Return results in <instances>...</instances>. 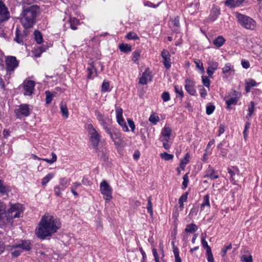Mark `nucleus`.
Returning a JSON list of instances; mask_svg holds the SVG:
<instances>
[{"instance_id": "obj_1", "label": "nucleus", "mask_w": 262, "mask_h": 262, "mask_svg": "<svg viewBox=\"0 0 262 262\" xmlns=\"http://www.w3.org/2000/svg\"><path fill=\"white\" fill-rule=\"evenodd\" d=\"M60 227L58 219L52 215L45 214L36 229L35 234L38 238L43 239L56 232Z\"/></svg>"}, {"instance_id": "obj_2", "label": "nucleus", "mask_w": 262, "mask_h": 262, "mask_svg": "<svg viewBox=\"0 0 262 262\" xmlns=\"http://www.w3.org/2000/svg\"><path fill=\"white\" fill-rule=\"evenodd\" d=\"M39 12V8L37 5H33L24 9L21 14L20 22L25 29L33 27Z\"/></svg>"}, {"instance_id": "obj_3", "label": "nucleus", "mask_w": 262, "mask_h": 262, "mask_svg": "<svg viewBox=\"0 0 262 262\" xmlns=\"http://www.w3.org/2000/svg\"><path fill=\"white\" fill-rule=\"evenodd\" d=\"M235 16L241 25L246 29L254 30L255 28L256 22L251 17L238 12L235 13Z\"/></svg>"}, {"instance_id": "obj_4", "label": "nucleus", "mask_w": 262, "mask_h": 262, "mask_svg": "<svg viewBox=\"0 0 262 262\" xmlns=\"http://www.w3.org/2000/svg\"><path fill=\"white\" fill-rule=\"evenodd\" d=\"M100 190L106 201H110L112 199V189L109 184L103 180L100 184Z\"/></svg>"}, {"instance_id": "obj_5", "label": "nucleus", "mask_w": 262, "mask_h": 262, "mask_svg": "<svg viewBox=\"0 0 262 262\" xmlns=\"http://www.w3.org/2000/svg\"><path fill=\"white\" fill-rule=\"evenodd\" d=\"M87 129L90 136V141L93 146L97 147L100 140V136L92 124L87 125Z\"/></svg>"}, {"instance_id": "obj_6", "label": "nucleus", "mask_w": 262, "mask_h": 262, "mask_svg": "<svg viewBox=\"0 0 262 262\" xmlns=\"http://www.w3.org/2000/svg\"><path fill=\"white\" fill-rule=\"evenodd\" d=\"M239 97L240 94L235 90H231L228 93V95L224 98V100L227 104V108L229 109L231 105L236 104Z\"/></svg>"}, {"instance_id": "obj_7", "label": "nucleus", "mask_w": 262, "mask_h": 262, "mask_svg": "<svg viewBox=\"0 0 262 262\" xmlns=\"http://www.w3.org/2000/svg\"><path fill=\"white\" fill-rule=\"evenodd\" d=\"M23 212V208L21 204L16 203L11 205L7 212L8 217L11 219L19 217Z\"/></svg>"}, {"instance_id": "obj_8", "label": "nucleus", "mask_w": 262, "mask_h": 262, "mask_svg": "<svg viewBox=\"0 0 262 262\" xmlns=\"http://www.w3.org/2000/svg\"><path fill=\"white\" fill-rule=\"evenodd\" d=\"M5 64L7 72L11 73L18 66L19 61L15 56H8L6 57Z\"/></svg>"}, {"instance_id": "obj_9", "label": "nucleus", "mask_w": 262, "mask_h": 262, "mask_svg": "<svg viewBox=\"0 0 262 262\" xmlns=\"http://www.w3.org/2000/svg\"><path fill=\"white\" fill-rule=\"evenodd\" d=\"M15 113L17 118L27 117L30 115V108L27 104H21L18 108L15 110Z\"/></svg>"}, {"instance_id": "obj_10", "label": "nucleus", "mask_w": 262, "mask_h": 262, "mask_svg": "<svg viewBox=\"0 0 262 262\" xmlns=\"http://www.w3.org/2000/svg\"><path fill=\"white\" fill-rule=\"evenodd\" d=\"M123 111L122 108L117 107L116 110V118L118 124L122 127V129L124 132H128V128L122 116Z\"/></svg>"}, {"instance_id": "obj_11", "label": "nucleus", "mask_w": 262, "mask_h": 262, "mask_svg": "<svg viewBox=\"0 0 262 262\" xmlns=\"http://www.w3.org/2000/svg\"><path fill=\"white\" fill-rule=\"evenodd\" d=\"M10 18L9 12L5 4L0 1V26Z\"/></svg>"}, {"instance_id": "obj_12", "label": "nucleus", "mask_w": 262, "mask_h": 262, "mask_svg": "<svg viewBox=\"0 0 262 262\" xmlns=\"http://www.w3.org/2000/svg\"><path fill=\"white\" fill-rule=\"evenodd\" d=\"M35 86V82L32 80L25 81L24 82V95L31 96L32 94Z\"/></svg>"}, {"instance_id": "obj_13", "label": "nucleus", "mask_w": 262, "mask_h": 262, "mask_svg": "<svg viewBox=\"0 0 262 262\" xmlns=\"http://www.w3.org/2000/svg\"><path fill=\"white\" fill-rule=\"evenodd\" d=\"M161 56L163 58V63L167 69L171 67L170 55L169 52L166 50H163L161 52Z\"/></svg>"}, {"instance_id": "obj_14", "label": "nucleus", "mask_w": 262, "mask_h": 262, "mask_svg": "<svg viewBox=\"0 0 262 262\" xmlns=\"http://www.w3.org/2000/svg\"><path fill=\"white\" fill-rule=\"evenodd\" d=\"M15 37L14 40L19 44L24 43V39L27 35V31L25 30H24L23 33H20L18 28H16L15 30Z\"/></svg>"}, {"instance_id": "obj_15", "label": "nucleus", "mask_w": 262, "mask_h": 262, "mask_svg": "<svg viewBox=\"0 0 262 262\" xmlns=\"http://www.w3.org/2000/svg\"><path fill=\"white\" fill-rule=\"evenodd\" d=\"M171 135V129L167 126H165L162 129L160 140L162 142H168Z\"/></svg>"}, {"instance_id": "obj_16", "label": "nucleus", "mask_w": 262, "mask_h": 262, "mask_svg": "<svg viewBox=\"0 0 262 262\" xmlns=\"http://www.w3.org/2000/svg\"><path fill=\"white\" fill-rule=\"evenodd\" d=\"M16 246L21 249L22 251H28L31 249L32 244L29 240H22L16 243Z\"/></svg>"}, {"instance_id": "obj_17", "label": "nucleus", "mask_w": 262, "mask_h": 262, "mask_svg": "<svg viewBox=\"0 0 262 262\" xmlns=\"http://www.w3.org/2000/svg\"><path fill=\"white\" fill-rule=\"evenodd\" d=\"M185 88L186 91L191 95H194L196 91L194 89V82L189 79L185 80Z\"/></svg>"}, {"instance_id": "obj_18", "label": "nucleus", "mask_w": 262, "mask_h": 262, "mask_svg": "<svg viewBox=\"0 0 262 262\" xmlns=\"http://www.w3.org/2000/svg\"><path fill=\"white\" fill-rule=\"evenodd\" d=\"M208 67L207 69V73L209 77L212 78L215 71L218 68L219 63L214 61H209L208 62Z\"/></svg>"}, {"instance_id": "obj_19", "label": "nucleus", "mask_w": 262, "mask_h": 262, "mask_svg": "<svg viewBox=\"0 0 262 262\" xmlns=\"http://www.w3.org/2000/svg\"><path fill=\"white\" fill-rule=\"evenodd\" d=\"M219 176L216 171L209 166L205 172L204 178H209L211 180L216 179Z\"/></svg>"}, {"instance_id": "obj_20", "label": "nucleus", "mask_w": 262, "mask_h": 262, "mask_svg": "<svg viewBox=\"0 0 262 262\" xmlns=\"http://www.w3.org/2000/svg\"><path fill=\"white\" fill-rule=\"evenodd\" d=\"M220 14V9L219 7L213 6L211 10L210 14L208 18L209 21L213 22L215 20Z\"/></svg>"}, {"instance_id": "obj_21", "label": "nucleus", "mask_w": 262, "mask_h": 262, "mask_svg": "<svg viewBox=\"0 0 262 262\" xmlns=\"http://www.w3.org/2000/svg\"><path fill=\"white\" fill-rule=\"evenodd\" d=\"M110 136L112 140L114 141L116 145H119L120 142L118 141L120 138V133L119 132H116L109 129L108 132H106Z\"/></svg>"}, {"instance_id": "obj_22", "label": "nucleus", "mask_w": 262, "mask_h": 262, "mask_svg": "<svg viewBox=\"0 0 262 262\" xmlns=\"http://www.w3.org/2000/svg\"><path fill=\"white\" fill-rule=\"evenodd\" d=\"M151 80V76L150 75L148 69H146L142 74V75L139 80V83L141 84H146L148 81H150Z\"/></svg>"}, {"instance_id": "obj_23", "label": "nucleus", "mask_w": 262, "mask_h": 262, "mask_svg": "<svg viewBox=\"0 0 262 262\" xmlns=\"http://www.w3.org/2000/svg\"><path fill=\"white\" fill-rule=\"evenodd\" d=\"M210 207L209 195L207 194L203 197V203L201 205V211H203L205 208H207L208 209L210 208Z\"/></svg>"}, {"instance_id": "obj_24", "label": "nucleus", "mask_w": 262, "mask_h": 262, "mask_svg": "<svg viewBox=\"0 0 262 262\" xmlns=\"http://www.w3.org/2000/svg\"><path fill=\"white\" fill-rule=\"evenodd\" d=\"M10 250L11 251V255L13 257H18L22 252L21 249L16 247V244L11 246Z\"/></svg>"}, {"instance_id": "obj_25", "label": "nucleus", "mask_w": 262, "mask_h": 262, "mask_svg": "<svg viewBox=\"0 0 262 262\" xmlns=\"http://www.w3.org/2000/svg\"><path fill=\"white\" fill-rule=\"evenodd\" d=\"M244 0H227L225 4L230 7H235L239 6Z\"/></svg>"}, {"instance_id": "obj_26", "label": "nucleus", "mask_w": 262, "mask_h": 262, "mask_svg": "<svg viewBox=\"0 0 262 262\" xmlns=\"http://www.w3.org/2000/svg\"><path fill=\"white\" fill-rule=\"evenodd\" d=\"M225 42V39L222 36H218L213 40V44L216 47L220 48L222 46Z\"/></svg>"}, {"instance_id": "obj_27", "label": "nucleus", "mask_w": 262, "mask_h": 262, "mask_svg": "<svg viewBox=\"0 0 262 262\" xmlns=\"http://www.w3.org/2000/svg\"><path fill=\"white\" fill-rule=\"evenodd\" d=\"M188 194V192H186L179 199V208L181 210H182L184 208V202H186Z\"/></svg>"}, {"instance_id": "obj_28", "label": "nucleus", "mask_w": 262, "mask_h": 262, "mask_svg": "<svg viewBox=\"0 0 262 262\" xmlns=\"http://www.w3.org/2000/svg\"><path fill=\"white\" fill-rule=\"evenodd\" d=\"M60 108L62 116L65 118H68L69 117V112L66 104L61 102L60 104Z\"/></svg>"}, {"instance_id": "obj_29", "label": "nucleus", "mask_w": 262, "mask_h": 262, "mask_svg": "<svg viewBox=\"0 0 262 262\" xmlns=\"http://www.w3.org/2000/svg\"><path fill=\"white\" fill-rule=\"evenodd\" d=\"M198 230L196 225L194 224H190L186 225L185 229L186 233H193Z\"/></svg>"}, {"instance_id": "obj_30", "label": "nucleus", "mask_w": 262, "mask_h": 262, "mask_svg": "<svg viewBox=\"0 0 262 262\" xmlns=\"http://www.w3.org/2000/svg\"><path fill=\"white\" fill-rule=\"evenodd\" d=\"M256 82L253 79H249L248 81L246 83L245 86V90L247 93H248L250 91L252 87L255 86L256 85Z\"/></svg>"}, {"instance_id": "obj_31", "label": "nucleus", "mask_w": 262, "mask_h": 262, "mask_svg": "<svg viewBox=\"0 0 262 262\" xmlns=\"http://www.w3.org/2000/svg\"><path fill=\"white\" fill-rule=\"evenodd\" d=\"M189 158H190V156H189V154L187 153L185 155L184 158L181 160L180 166V168L182 170L184 169L186 165L188 163V162L189 161Z\"/></svg>"}, {"instance_id": "obj_32", "label": "nucleus", "mask_w": 262, "mask_h": 262, "mask_svg": "<svg viewBox=\"0 0 262 262\" xmlns=\"http://www.w3.org/2000/svg\"><path fill=\"white\" fill-rule=\"evenodd\" d=\"M228 171L230 175V179L232 181H235L234 176L237 174L239 173V170L237 168L232 167V168H228Z\"/></svg>"}, {"instance_id": "obj_33", "label": "nucleus", "mask_w": 262, "mask_h": 262, "mask_svg": "<svg viewBox=\"0 0 262 262\" xmlns=\"http://www.w3.org/2000/svg\"><path fill=\"white\" fill-rule=\"evenodd\" d=\"M10 190L8 185L4 184V181L0 180V193L5 194L8 192Z\"/></svg>"}, {"instance_id": "obj_34", "label": "nucleus", "mask_w": 262, "mask_h": 262, "mask_svg": "<svg viewBox=\"0 0 262 262\" xmlns=\"http://www.w3.org/2000/svg\"><path fill=\"white\" fill-rule=\"evenodd\" d=\"M70 27L72 30H76L77 29V26L79 24L78 19L75 18H70Z\"/></svg>"}, {"instance_id": "obj_35", "label": "nucleus", "mask_w": 262, "mask_h": 262, "mask_svg": "<svg viewBox=\"0 0 262 262\" xmlns=\"http://www.w3.org/2000/svg\"><path fill=\"white\" fill-rule=\"evenodd\" d=\"M70 182L66 178H62L60 179V184L58 186L60 187L62 190H64L69 185Z\"/></svg>"}, {"instance_id": "obj_36", "label": "nucleus", "mask_w": 262, "mask_h": 262, "mask_svg": "<svg viewBox=\"0 0 262 262\" xmlns=\"http://www.w3.org/2000/svg\"><path fill=\"white\" fill-rule=\"evenodd\" d=\"M119 49L122 52L127 53L132 51V47L127 44L122 43L119 46Z\"/></svg>"}, {"instance_id": "obj_37", "label": "nucleus", "mask_w": 262, "mask_h": 262, "mask_svg": "<svg viewBox=\"0 0 262 262\" xmlns=\"http://www.w3.org/2000/svg\"><path fill=\"white\" fill-rule=\"evenodd\" d=\"M34 37L37 43H41L43 41V38L41 33L38 31L35 30L34 32Z\"/></svg>"}, {"instance_id": "obj_38", "label": "nucleus", "mask_w": 262, "mask_h": 262, "mask_svg": "<svg viewBox=\"0 0 262 262\" xmlns=\"http://www.w3.org/2000/svg\"><path fill=\"white\" fill-rule=\"evenodd\" d=\"M53 173H49L46 176L41 180V184L43 186H46V184L54 177Z\"/></svg>"}, {"instance_id": "obj_39", "label": "nucleus", "mask_w": 262, "mask_h": 262, "mask_svg": "<svg viewBox=\"0 0 262 262\" xmlns=\"http://www.w3.org/2000/svg\"><path fill=\"white\" fill-rule=\"evenodd\" d=\"M111 91L110 82L107 80H104L101 85V91L103 92Z\"/></svg>"}, {"instance_id": "obj_40", "label": "nucleus", "mask_w": 262, "mask_h": 262, "mask_svg": "<svg viewBox=\"0 0 262 262\" xmlns=\"http://www.w3.org/2000/svg\"><path fill=\"white\" fill-rule=\"evenodd\" d=\"M109 122L110 120L108 119V118H106L105 119L103 120V121H101L100 122H99L101 125L103 126V128L106 131V132H108L109 129H110V128L108 127Z\"/></svg>"}, {"instance_id": "obj_41", "label": "nucleus", "mask_w": 262, "mask_h": 262, "mask_svg": "<svg viewBox=\"0 0 262 262\" xmlns=\"http://www.w3.org/2000/svg\"><path fill=\"white\" fill-rule=\"evenodd\" d=\"M147 209L148 213H149L150 215L151 216L153 214V211H152V205L151 203V197L149 196L148 198V203L147 205Z\"/></svg>"}, {"instance_id": "obj_42", "label": "nucleus", "mask_w": 262, "mask_h": 262, "mask_svg": "<svg viewBox=\"0 0 262 262\" xmlns=\"http://www.w3.org/2000/svg\"><path fill=\"white\" fill-rule=\"evenodd\" d=\"M160 157L162 159H164L165 161H169L172 160L173 158V155L169 154L166 152L161 153L160 154Z\"/></svg>"}, {"instance_id": "obj_43", "label": "nucleus", "mask_w": 262, "mask_h": 262, "mask_svg": "<svg viewBox=\"0 0 262 262\" xmlns=\"http://www.w3.org/2000/svg\"><path fill=\"white\" fill-rule=\"evenodd\" d=\"M234 70H232L231 68V64L230 63H227L224 67L222 69V72L224 74H226L227 73H231L234 72Z\"/></svg>"}, {"instance_id": "obj_44", "label": "nucleus", "mask_w": 262, "mask_h": 262, "mask_svg": "<svg viewBox=\"0 0 262 262\" xmlns=\"http://www.w3.org/2000/svg\"><path fill=\"white\" fill-rule=\"evenodd\" d=\"M201 242H202L203 247L206 250V252H209V251H211V248L208 245L207 241L205 240V237H202Z\"/></svg>"}, {"instance_id": "obj_45", "label": "nucleus", "mask_w": 262, "mask_h": 262, "mask_svg": "<svg viewBox=\"0 0 262 262\" xmlns=\"http://www.w3.org/2000/svg\"><path fill=\"white\" fill-rule=\"evenodd\" d=\"M189 178H188V173H186L183 178V182L182 183V189H184L186 188L188 186V184L189 182Z\"/></svg>"}, {"instance_id": "obj_46", "label": "nucleus", "mask_w": 262, "mask_h": 262, "mask_svg": "<svg viewBox=\"0 0 262 262\" xmlns=\"http://www.w3.org/2000/svg\"><path fill=\"white\" fill-rule=\"evenodd\" d=\"M231 248H232V245L231 244H229L227 246H225L221 252L222 256L225 257L226 255L227 251L231 249Z\"/></svg>"}, {"instance_id": "obj_47", "label": "nucleus", "mask_w": 262, "mask_h": 262, "mask_svg": "<svg viewBox=\"0 0 262 262\" xmlns=\"http://www.w3.org/2000/svg\"><path fill=\"white\" fill-rule=\"evenodd\" d=\"M194 62L196 66V67L202 71V73H204V69L203 67V63L200 60L196 59L194 60Z\"/></svg>"}, {"instance_id": "obj_48", "label": "nucleus", "mask_w": 262, "mask_h": 262, "mask_svg": "<svg viewBox=\"0 0 262 262\" xmlns=\"http://www.w3.org/2000/svg\"><path fill=\"white\" fill-rule=\"evenodd\" d=\"M149 121L154 124H156L159 121V117L155 114H152L150 116Z\"/></svg>"}, {"instance_id": "obj_49", "label": "nucleus", "mask_w": 262, "mask_h": 262, "mask_svg": "<svg viewBox=\"0 0 262 262\" xmlns=\"http://www.w3.org/2000/svg\"><path fill=\"white\" fill-rule=\"evenodd\" d=\"M45 94H46V103L49 104L51 103V102L52 100L53 95L49 91H46L45 92Z\"/></svg>"}, {"instance_id": "obj_50", "label": "nucleus", "mask_w": 262, "mask_h": 262, "mask_svg": "<svg viewBox=\"0 0 262 262\" xmlns=\"http://www.w3.org/2000/svg\"><path fill=\"white\" fill-rule=\"evenodd\" d=\"M52 159H43L42 160L44 161H46V162L49 163V164H52L54 162H55L57 160V156L56 154L54 152L52 153Z\"/></svg>"}, {"instance_id": "obj_51", "label": "nucleus", "mask_w": 262, "mask_h": 262, "mask_svg": "<svg viewBox=\"0 0 262 262\" xmlns=\"http://www.w3.org/2000/svg\"><path fill=\"white\" fill-rule=\"evenodd\" d=\"M126 37L128 39H130H130L135 40V39H138L139 38L137 35L135 33L132 32L128 33L126 35Z\"/></svg>"}, {"instance_id": "obj_52", "label": "nucleus", "mask_w": 262, "mask_h": 262, "mask_svg": "<svg viewBox=\"0 0 262 262\" xmlns=\"http://www.w3.org/2000/svg\"><path fill=\"white\" fill-rule=\"evenodd\" d=\"M202 82L203 84L207 88H209L210 81L209 78L206 76H202Z\"/></svg>"}, {"instance_id": "obj_53", "label": "nucleus", "mask_w": 262, "mask_h": 262, "mask_svg": "<svg viewBox=\"0 0 262 262\" xmlns=\"http://www.w3.org/2000/svg\"><path fill=\"white\" fill-rule=\"evenodd\" d=\"M198 208L197 207H193L190 210V213L188 215L190 219H192L194 216L196 215L198 212Z\"/></svg>"}, {"instance_id": "obj_54", "label": "nucleus", "mask_w": 262, "mask_h": 262, "mask_svg": "<svg viewBox=\"0 0 262 262\" xmlns=\"http://www.w3.org/2000/svg\"><path fill=\"white\" fill-rule=\"evenodd\" d=\"M248 111H249L248 116H249V117H251L252 115V114H253V112L254 111V103L253 101L250 102V103L248 107Z\"/></svg>"}, {"instance_id": "obj_55", "label": "nucleus", "mask_w": 262, "mask_h": 262, "mask_svg": "<svg viewBox=\"0 0 262 262\" xmlns=\"http://www.w3.org/2000/svg\"><path fill=\"white\" fill-rule=\"evenodd\" d=\"M222 143H220L218 145L217 148L218 149L221 150L220 155L223 157H225L227 154V150L225 149H224L222 147Z\"/></svg>"}, {"instance_id": "obj_56", "label": "nucleus", "mask_w": 262, "mask_h": 262, "mask_svg": "<svg viewBox=\"0 0 262 262\" xmlns=\"http://www.w3.org/2000/svg\"><path fill=\"white\" fill-rule=\"evenodd\" d=\"M206 255L208 262H214V258L212 251L206 252Z\"/></svg>"}, {"instance_id": "obj_57", "label": "nucleus", "mask_w": 262, "mask_h": 262, "mask_svg": "<svg viewBox=\"0 0 262 262\" xmlns=\"http://www.w3.org/2000/svg\"><path fill=\"white\" fill-rule=\"evenodd\" d=\"M174 89L176 93L178 94L181 98H183L184 96V94L182 88L179 87L178 85H175Z\"/></svg>"}, {"instance_id": "obj_58", "label": "nucleus", "mask_w": 262, "mask_h": 262, "mask_svg": "<svg viewBox=\"0 0 262 262\" xmlns=\"http://www.w3.org/2000/svg\"><path fill=\"white\" fill-rule=\"evenodd\" d=\"M152 253H153V255L154 257L155 262H160V257H159V255L158 253L157 250L156 248H154L152 249Z\"/></svg>"}, {"instance_id": "obj_59", "label": "nucleus", "mask_w": 262, "mask_h": 262, "mask_svg": "<svg viewBox=\"0 0 262 262\" xmlns=\"http://www.w3.org/2000/svg\"><path fill=\"white\" fill-rule=\"evenodd\" d=\"M215 107L213 105H208L206 107V113L208 115L211 114L214 111Z\"/></svg>"}, {"instance_id": "obj_60", "label": "nucleus", "mask_w": 262, "mask_h": 262, "mask_svg": "<svg viewBox=\"0 0 262 262\" xmlns=\"http://www.w3.org/2000/svg\"><path fill=\"white\" fill-rule=\"evenodd\" d=\"M241 259L245 262H252V257L251 255H244L242 256Z\"/></svg>"}, {"instance_id": "obj_61", "label": "nucleus", "mask_w": 262, "mask_h": 262, "mask_svg": "<svg viewBox=\"0 0 262 262\" xmlns=\"http://www.w3.org/2000/svg\"><path fill=\"white\" fill-rule=\"evenodd\" d=\"M162 98L164 102H167L170 100V94L167 92H165L162 94Z\"/></svg>"}, {"instance_id": "obj_62", "label": "nucleus", "mask_w": 262, "mask_h": 262, "mask_svg": "<svg viewBox=\"0 0 262 262\" xmlns=\"http://www.w3.org/2000/svg\"><path fill=\"white\" fill-rule=\"evenodd\" d=\"M140 58V53L138 51H135L133 54V60L134 62L137 61Z\"/></svg>"}, {"instance_id": "obj_63", "label": "nucleus", "mask_w": 262, "mask_h": 262, "mask_svg": "<svg viewBox=\"0 0 262 262\" xmlns=\"http://www.w3.org/2000/svg\"><path fill=\"white\" fill-rule=\"evenodd\" d=\"M127 122L129 126L132 129V131L134 132L135 129V125L134 121L130 119H128Z\"/></svg>"}, {"instance_id": "obj_64", "label": "nucleus", "mask_w": 262, "mask_h": 262, "mask_svg": "<svg viewBox=\"0 0 262 262\" xmlns=\"http://www.w3.org/2000/svg\"><path fill=\"white\" fill-rule=\"evenodd\" d=\"M250 123L249 122H247L245 124V129L244 130V132H243V134H244V138H245L247 135H248V134H247V130L250 127Z\"/></svg>"}]
</instances>
